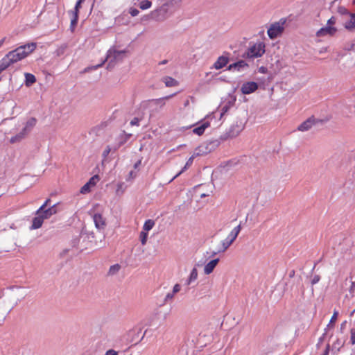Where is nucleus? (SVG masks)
I'll return each instance as SVG.
<instances>
[{
  "mask_svg": "<svg viewBox=\"0 0 355 355\" xmlns=\"http://www.w3.org/2000/svg\"><path fill=\"white\" fill-rule=\"evenodd\" d=\"M28 135V132L26 131L24 128L17 135L12 137L10 139V142L11 144H15L17 142L21 141Z\"/></svg>",
  "mask_w": 355,
  "mask_h": 355,
  "instance_id": "20",
  "label": "nucleus"
},
{
  "mask_svg": "<svg viewBox=\"0 0 355 355\" xmlns=\"http://www.w3.org/2000/svg\"><path fill=\"white\" fill-rule=\"evenodd\" d=\"M99 179L98 175H94L91 177L89 181L80 188V192L83 194L89 193L91 190V187L95 186Z\"/></svg>",
  "mask_w": 355,
  "mask_h": 355,
  "instance_id": "12",
  "label": "nucleus"
},
{
  "mask_svg": "<svg viewBox=\"0 0 355 355\" xmlns=\"http://www.w3.org/2000/svg\"><path fill=\"white\" fill-rule=\"evenodd\" d=\"M174 94L168 95L164 97L159 98L157 99H152L150 101L153 102L154 104L157 105H160L161 107L164 106L165 105V100L169 99L171 98Z\"/></svg>",
  "mask_w": 355,
  "mask_h": 355,
  "instance_id": "30",
  "label": "nucleus"
},
{
  "mask_svg": "<svg viewBox=\"0 0 355 355\" xmlns=\"http://www.w3.org/2000/svg\"><path fill=\"white\" fill-rule=\"evenodd\" d=\"M181 289V286L179 284H175L173 288L172 292L175 295L178 293Z\"/></svg>",
  "mask_w": 355,
  "mask_h": 355,
  "instance_id": "48",
  "label": "nucleus"
},
{
  "mask_svg": "<svg viewBox=\"0 0 355 355\" xmlns=\"http://www.w3.org/2000/svg\"><path fill=\"white\" fill-rule=\"evenodd\" d=\"M168 4L164 3L150 12V18L158 21H163L168 17Z\"/></svg>",
  "mask_w": 355,
  "mask_h": 355,
  "instance_id": "4",
  "label": "nucleus"
},
{
  "mask_svg": "<svg viewBox=\"0 0 355 355\" xmlns=\"http://www.w3.org/2000/svg\"><path fill=\"white\" fill-rule=\"evenodd\" d=\"M105 355H118V352L114 349H108Z\"/></svg>",
  "mask_w": 355,
  "mask_h": 355,
  "instance_id": "50",
  "label": "nucleus"
},
{
  "mask_svg": "<svg viewBox=\"0 0 355 355\" xmlns=\"http://www.w3.org/2000/svg\"><path fill=\"white\" fill-rule=\"evenodd\" d=\"M20 55L16 52V50L14 49L10 52H8L2 59V62L5 64H6L7 68H8L11 64L17 62L18 61L21 60Z\"/></svg>",
  "mask_w": 355,
  "mask_h": 355,
  "instance_id": "8",
  "label": "nucleus"
},
{
  "mask_svg": "<svg viewBox=\"0 0 355 355\" xmlns=\"http://www.w3.org/2000/svg\"><path fill=\"white\" fill-rule=\"evenodd\" d=\"M344 342H342L340 339L337 338L332 345V354L334 355L338 354L340 349L344 346Z\"/></svg>",
  "mask_w": 355,
  "mask_h": 355,
  "instance_id": "22",
  "label": "nucleus"
},
{
  "mask_svg": "<svg viewBox=\"0 0 355 355\" xmlns=\"http://www.w3.org/2000/svg\"><path fill=\"white\" fill-rule=\"evenodd\" d=\"M57 204L43 209L41 212L37 213L35 211V216L32 220L31 230H37L42 227L43 222L45 219L51 218L53 215L57 213Z\"/></svg>",
  "mask_w": 355,
  "mask_h": 355,
  "instance_id": "1",
  "label": "nucleus"
},
{
  "mask_svg": "<svg viewBox=\"0 0 355 355\" xmlns=\"http://www.w3.org/2000/svg\"><path fill=\"white\" fill-rule=\"evenodd\" d=\"M37 47V44L35 42L27 43L24 45H21L19 47L16 48V52L20 55L21 58L23 60L26 58L31 53H32Z\"/></svg>",
  "mask_w": 355,
  "mask_h": 355,
  "instance_id": "6",
  "label": "nucleus"
},
{
  "mask_svg": "<svg viewBox=\"0 0 355 355\" xmlns=\"http://www.w3.org/2000/svg\"><path fill=\"white\" fill-rule=\"evenodd\" d=\"M259 72L261 73H266L268 72V69L266 67L261 66L259 68Z\"/></svg>",
  "mask_w": 355,
  "mask_h": 355,
  "instance_id": "51",
  "label": "nucleus"
},
{
  "mask_svg": "<svg viewBox=\"0 0 355 355\" xmlns=\"http://www.w3.org/2000/svg\"><path fill=\"white\" fill-rule=\"evenodd\" d=\"M338 312L337 311H334V312L330 319L329 323L335 322V321L336 320V319L338 318Z\"/></svg>",
  "mask_w": 355,
  "mask_h": 355,
  "instance_id": "47",
  "label": "nucleus"
},
{
  "mask_svg": "<svg viewBox=\"0 0 355 355\" xmlns=\"http://www.w3.org/2000/svg\"><path fill=\"white\" fill-rule=\"evenodd\" d=\"M141 164V160H139L137 161L135 164H134V168H137L139 165Z\"/></svg>",
  "mask_w": 355,
  "mask_h": 355,
  "instance_id": "53",
  "label": "nucleus"
},
{
  "mask_svg": "<svg viewBox=\"0 0 355 355\" xmlns=\"http://www.w3.org/2000/svg\"><path fill=\"white\" fill-rule=\"evenodd\" d=\"M350 342L352 345L355 344V328L351 329Z\"/></svg>",
  "mask_w": 355,
  "mask_h": 355,
  "instance_id": "45",
  "label": "nucleus"
},
{
  "mask_svg": "<svg viewBox=\"0 0 355 355\" xmlns=\"http://www.w3.org/2000/svg\"><path fill=\"white\" fill-rule=\"evenodd\" d=\"M119 269H120V266L118 263L112 265L110 266V268L109 269V273L111 275H113V274L116 273V272H118Z\"/></svg>",
  "mask_w": 355,
  "mask_h": 355,
  "instance_id": "37",
  "label": "nucleus"
},
{
  "mask_svg": "<svg viewBox=\"0 0 355 355\" xmlns=\"http://www.w3.org/2000/svg\"><path fill=\"white\" fill-rule=\"evenodd\" d=\"M86 234L82 232L80 234V236H75L71 240V245L73 248H80L79 244L80 241V239L84 236Z\"/></svg>",
  "mask_w": 355,
  "mask_h": 355,
  "instance_id": "31",
  "label": "nucleus"
},
{
  "mask_svg": "<svg viewBox=\"0 0 355 355\" xmlns=\"http://www.w3.org/2000/svg\"><path fill=\"white\" fill-rule=\"evenodd\" d=\"M152 3L149 0H143L139 3V8L141 10H146L151 7Z\"/></svg>",
  "mask_w": 355,
  "mask_h": 355,
  "instance_id": "35",
  "label": "nucleus"
},
{
  "mask_svg": "<svg viewBox=\"0 0 355 355\" xmlns=\"http://www.w3.org/2000/svg\"><path fill=\"white\" fill-rule=\"evenodd\" d=\"M346 322H347L346 321H344V322L341 324V327H340L341 329H343V328L345 326Z\"/></svg>",
  "mask_w": 355,
  "mask_h": 355,
  "instance_id": "63",
  "label": "nucleus"
},
{
  "mask_svg": "<svg viewBox=\"0 0 355 355\" xmlns=\"http://www.w3.org/2000/svg\"><path fill=\"white\" fill-rule=\"evenodd\" d=\"M36 123L37 119L35 117H31L26 121L25 126L23 128L29 133L35 126Z\"/></svg>",
  "mask_w": 355,
  "mask_h": 355,
  "instance_id": "26",
  "label": "nucleus"
},
{
  "mask_svg": "<svg viewBox=\"0 0 355 355\" xmlns=\"http://www.w3.org/2000/svg\"><path fill=\"white\" fill-rule=\"evenodd\" d=\"M337 31H338V29L336 27L325 26L320 28L316 32V35L318 37H323V36H326V35L334 36L336 33Z\"/></svg>",
  "mask_w": 355,
  "mask_h": 355,
  "instance_id": "13",
  "label": "nucleus"
},
{
  "mask_svg": "<svg viewBox=\"0 0 355 355\" xmlns=\"http://www.w3.org/2000/svg\"><path fill=\"white\" fill-rule=\"evenodd\" d=\"M136 331H137V330H135V329L130 330V331H129V334H129V335H131V334H135V333H136Z\"/></svg>",
  "mask_w": 355,
  "mask_h": 355,
  "instance_id": "61",
  "label": "nucleus"
},
{
  "mask_svg": "<svg viewBox=\"0 0 355 355\" xmlns=\"http://www.w3.org/2000/svg\"><path fill=\"white\" fill-rule=\"evenodd\" d=\"M139 121H140V119H139L138 117H135V118H133V119L131 120V121H130V125H132V126H134V125L139 126Z\"/></svg>",
  "mask_w": 355,
  "mask_h": 355,
  "instance_id": "44",
  "label": "nucleus"
},
{
  "mask_svg": "<svg viewBox=\"0 0 355 355\" xmlns=\"http://www.w3.org/2000/svg\"><path fill=\"white\" fill-rule=\"evenodd\" d=\"M259 87L257 83L254 81H249L244 83L241 88V91L243 94H250L254 92Z\"/></svg>",
  "mask_w": 355,
  "mask_h": 355,
  "instance_id": "11",
  "label": "nucleus"
},
{
  "mask_svg": "<svg viewBox=\"0 0 355 355\" xmlns=\"http://www.w3.org/2000/svg\"><path fill=\"white\" fill-rule=\"evenodd\" d=\"M85 1V0H78L75 4L74 10L72 11L79 13L80 9L81 8V4Z\"/></svg>",
  "mask_w": 355,
  "mask_h": 355,
  "instance_id": "39",
  "label": "nucleus"
},
{
  "mask_svg": "<svg viewBox=\"0 0 355 355\" xmlns=\"http://www.w3.org/2000/svg\"><path fill=\"white\" fill-rule=\"evenodd\" d=\"M194 157H195V155H193L191 157H190L189 158V159L186 162V164L185 166L183 167V168L173 178H172L168 183H171V182H173L176 178H178L181 173H182L187 168V167H189L192 163H193V160L194 159Z\"/></svg>",
  "mask_w": 355,
  "mask_h": 355,
  "instance_id": "27",
  "label": "nucleus"
},
{
  "mask_svg": "<svg viewBox=\"0 0 355 355\" xmlns=\"http://www.w3.org/2000/svg\"><path fill=\"white\" fill-rule=\"evenodd\" d=\"M337 12L340 15L343 17H349V14L352 12H349L345 6H340L337 8Z\"/></svg>",
  "mask_w": 355,
  "mask_h": 355,
  "instance_id": "33",
  "label": "nucleus"
},
{
  "mask_svg": "<svg viewBox=\"0 0 355 355\" xmlns=\"http://www.w3.org/2000/svg\"><path fill=\"white\" fill-rule=\"evenodd\" d=\"M265 53V44L263 42H258L251 46L243 55V58H255L261 57Z\"/></svg>",
  "mask_w": 355,
  "mask_h": 355,
  "instance_id": "3",
  "label": "nucleus"
},
{
  "mask_svg": "<svg viewBox=\"0 0 355 355\" xmlns=\"http://www.w3.org/2000/svg\"><path fill=\"white\" fill-rule=\"evenodd\" d=\"M7 68V66L6 64H5L3 63V62H2V60H0V73L3 71L4 70H6Z\"/></svg>",
  "mask_w": 355,
  "mask_h": 355,
  "instance_id": "49",
  "label": "nucleus"
},
{
  "mask_svg": "<svg viewBox=\"0 0 355 355\" xmlns=\"http://www.w3.org/2000/svg\"><path fill=\"white\" fill-rule=\"evenodd\" d=\"M241 225H237L236 227H235L230 232V234L227 235V236L226 237V239L231 243H232L234 240L236 239V237L238 236V234H239L240 231H241Z\"/></svg>",
  "mask_w": 355,
  "mask_h": 355,
  "instance_id": "21",
  "label": "nucleus"
},
{
  "mask_svg": "<svg viewBox=\"0 0 355 355\" xmlns=\"http://www.w3.org/2000/svg\"><path fill=\"white\" fill-rule=\"evenodd\" d=\"M220 252H218V249L216 251H213L211 254V257H214L217 254L220 253Z\"/></svg>",
  "mask_w": 355,
  "mask_h": 355,
  "instance_id": "55",
  "label": "nucleus"
},
{
  "mask_svg": "<svg viewBox=\"0 0 355 355\" xmlns=\"http://www.w3.org/2000/svg\"><path fill=\"white\" fill-rule=\"evenodd\" d=\"M148 232H146L144 231H141L139 234V239L142 245H145L147 242L148 239Z\"/></svg>",
  "mask_w": 355,
  "mask_h": 355,
  "instance_id": "36",
  "label": "nucleus"
},
{
  "mask_svg": "<svg viewBox=\"0 0 355 355\" xmlns=\"http://www.w3.org/2000/svg\"><path fill=\"white\" fill-rule=\"evenodd\" d=\"M154 225H155L154 220H153L151 219L146 220L143 226L144 231L146 232H148V231H150V230L153 229Z\"/></svg>",
  "mask_w": 355,
  "mask_h": 355,
  "instance_id": "32",
  "label": "nucleus"
},
{
  "mask_svg": "<svg viewBox=\"0 0 355 355\" xmlns=\"http://www.w3.org/2000/svg\"><path fill=\"white\" fill-rule=\"evenodd\" d=\"M163 82L166 87H174L178 85V82L172 77L166 76L163 78Z\"/></svg>",
  "mask_w": 355,
  "mask_h": 355,
  "instance_id": "28",
  "label": "nucleus"
},
{
  "mask_svg": "<svg viewBox=\"0 0 355 355\" xmlns=\"http://www.w3.org/2000/svg\"><path fill=\"white\" fill-rule=\"evenodd\" d=\"M130 135H125V134H123V135H120V137H119L118 143L113 148V150L116 151L118 150V148H119L121 146H123L128 141V139L130 138Z\"/></svg>",
  "mask_w": 355,
  "mask_h": 355,
  "instance_id": "25",
  "label": "nucleus"
},
{
  "mask_svg": "<svg viewBox=\"0 0 355 355\" xmlns=\"http://www.w3.org/2000/svg\"><path fill=\"white\" fill-rule=\"evenodd\" d=\"M315 121L316 119L313 116L309 117L298 126L297 130L302 132L307 131L315 124Z\"/></svg>",
  "mask_w": 355,
  "mask_h": 355,
  "instance_id": "15",
  "label": "nucleus"
},
{
  "mask_svg": "<svg viewBox=\"0 0 355 355\" xmlns=\"http://www.w3.org/2000/svg\"><path fill=\"white\" fill-rule=\"evenodd\" d=\"M219 262V258L214 259L211 261H209L207 264H205L204 267V272L205 275H209L211 274L217 264Z\"/></svg>",
  "mask_w": 355,
  "mask_h": 355,
  "instance_id": "19",
  "label": "nucleus"
},
{
  "mask_svg": "<svg viewBox=\"0 0 355 355\" xmlns=\"http://www.w3.org/2000/svg\"><path fill=\"white\" fill-rule=\"evenodd\" d=\"M125 53V50L118 51L110 49L107 51L106 58L100 63L96 65H93L85 68V71L89 72L91 70H95L103 66L105 61L109 60L107 68L114 67V62L122 58V55Z\"/></svg>",
  "mask_w": 355,
  "mask_h": 355,
  "instance_id": "2",
  "label": "nucleus"
},
{
  "mask_svg": "<svg viewBox=\"0 0 355 355\" xmlns=\"http://www.w3.org/2000/svg\"><path fill=\"white\" fill-rule=\"evenodd\" d=\"M209 145H212L213 146H216V145H218V141H211V142H210Z\"/></svg>",
  "mask_w": 355,
  "mask_h": 355,
  "instance_id": "58",
  "label": "nucleus"
},
{
  "mask_svg": "<svg viewBox=\"0 0 355 355\" xmlns=\"http://www.w3.org/2000/svg\"><path fill=\"white\" fill-rule=\"evenodd\" d=\"M221 247L218 248V252H225L231 245L232 243L227 239L221 241L220 242Z\"/></svg>",
  "mask_w": 355,
  "mask_h": 355,
  "instance_id": "34",
  "label": "nucleus"
},
{
  "mask_svg": "<svg viewBox=\"0 0 355 355\" xmlns=\"http://www.w3.org/2000/svg\"><path fill=\"white\" fill-rule=\"evenodd\" d=\"M229 62L227 56L220 55L218 58L217 60L214 62L213 68L218 70L225 67Z\"/></svg>",
  "mask_w": 355,
  "mask_h": 355,
  "instance_id": "17",
  "label": "nucleus"
},
{
  "mask_svg": "<svg viewBox=\"0 0 355 355\" xmlns=\"http://www.w3.org/2000/svg\"><path fill=\"white\" fill-rule=\"evenodd\" d=\"M5 40H6V37H3V39H1L0 40V48L2 46V45L3 44L4 42H5Z\"/></svg>",
  "mask_w": 355,
  "mask_h": 355,
  "instance_id": "57",
  "label": "nucleus"
},
{
  "mask_svg": "<svg viewBox=\"0 0 355 355\" xmlns=\"http://www.w3.org/2000/svg\"><path fill=\"white\" fill-rule=\"evenodd\" d=\"M248 67V63L245 60H239V61L228 65L227 70L230 71L242 72L245 71Z\"/></svg>",
  "mask_w": 355,
  "mask_h": 355,
  "instance_id": "9",
  "label": "nucleus"
},
{
  "mask_svg": "<svg viewBox=\"0 0 355 355\" xmlns=\"http://www.w3.org/2000/svg\"><path fill=\"white\" fill-rule=\"evenodd\" d=\"M145 334H146V331L144 333V334L142 335V336L141 337V338H140V339H138V340H135V343H137L138 342L141 341V340L142 338H144V336Z\"/></svg>",
  "mask_w": 355,
  "mask_h": 355,
  "instance_id": "60",
  "label": "nucleus"
},
{
  "mask_svg": "<svg viewBox=\"0 0 355 355\" xmlns=\"http://www.w3.org/2000/svg\"><path fill=\"white\" fill-rule=\"evenodd\" d=\"M25 80H24V85L26 87H31L32 85H33L36 82V78L35 76L31 73H25Z\"/></svg>",
  "mask_w": 355,
  "mask_h": 355,
  "instance_id": "23",
  "label": "nucleus"
},
{
  "mask_svg": "<svg viewBox=\"0 0 355 355\" xmlns=\"http://www.w3.org/2000/svg\"><path fill=\"white\" fill-rule=\"evenodd\" d=\"M129 175H130V177H131V178H134V177H135V172H134V171H131L129 173Z\"/></svg>",
  "mask_w": 355,
  "mask_h": 355,
  "instance_id": "56",
  "label": "nucleus"
},
{
  "mask_svg": "<svg viewBox=\"0 0 355 355\" xmlns=\"http://www.w3.org/2000/svg\"><path fill=\"white\" fill-rule=\"evenodd\" d=\"M197 277H198V270L196 268H193L191 270L188 279L185 281L184 285H186V286L190 285L192 282H195L197 279Z\"/></svg>",
  "mask_w": 355,
  "mask_h": 355,
  "instance_id": "24",
  "label": "nucleus"
},
{
  "mask_svg": "<svg viewBox=\"0 0 355 355\" xmlns=\"http://www.w3.org/2000/svg\"><path fill=\"white\" fill-rule=\"evenodd\" d=\"M235 101H236V99L235 98H233V99H230V100H228L227 101H225L224 102L222 105H220L219 106V107L218 108V110L213 112L211 116L214 115L215 116L216 114H217L218 113L220 115V119H221L223 118V116L229 112V110H230V108H232V107H234V104H235ZM210 116V115H207V117L209 118Z\"/></svg>",
  "mask_w": 355,
  "mask_h": 355,
  "instance_id": "5",
  "label": "nucleus"
},
{
  "mask_svg": "<svg viewBox=\"0 0 355 355\" xmlns=\"http://www.w3.org/2000/svg\"><path fill=\"white\" fill-rule=\"evenodd\" d=\"M349 18L343 24V27L349 33L355 32V12L349 14Z\"/></svg>",
  "mask_w": 355,
  "mask_h": 355,
  "instance_id": "14",
  "label": "nucleus"
},
{
  "mask_svg": "<svg viewBox=\"0 0 355 355\" xmlns=\"http://www.w3.org/2000/svg\"><path fill=\"white\" fill-rule=\"evenodd\" d=\"M168 63V60H164L161 62H159V65H163V64H166Z\"/></svg>",
  "mask_w": 355,
  "mask_h": 355,
  "instance_id": "54",
  "label": "nucleus"
},
{
  "mask_svg": "<svg viewBox=\"0 0 355 355\" xmlns=\"http://www.w3.org/2000/svg\"><path fill=\"white\" fill-rule=\"evenodd\" d=\"M69 13H71L73 15L72 19H71L70 29L71 31H73L75 27L76 26L78 21V12L69 11Z\"/></svg>",
  "mask_w": 355,
  "mask_h": 355,
  "instance_id": "29",
  "label": "nucleus"
},
{
  "mask_svg": "<svg viewBox=\"0 0 355 355\" xmlns=\"http://www.w3.org/2000/svg\"><path fill=\"white\" fill-rule=\"evenodd\" d=\"M211 150V148L208 149V147H207V150L202 151V153H207V152H210Z\"/></svg>",
  "mask_w": 355,
  "mask_h": 355,
  "instance_id": "62",
  "label": "nucleus"
},
{
  "mask_svg": "<svg viewBox=\"0 0 355 355\" xmlns=\"http://www.w3.org/2000/svg\"><path fill=\"white\" fill-rule=\"evenodd\" d=\"M320 280V277L318 275H315L313 276V279H311V284L314 285L319 282Z\"/></svg>",
  "mask_w": 355,
  "mask_h": 355,
  "instance_id": "46",
  "label": "nucleus"
},
{
  "mask_svg": "<svg viewBox=\"0 0 355 355\" xmlns=\"http://www.w3.org/2000/svg\"><path fill=\"white\" fill-rule=\"evenodd\" d=\"M210 125V123L208 121H202L199 123V125L193 129V132L198 136L202 135L206 128Z\"/></svg>",
  "mask_w": 355,
  "mask_h": 355,
  "instance_id": "16",
  "label": "nucleus"
},
{
  "mask_svg": "<svg viewBox=\"0 0 355 355\" xmlns=\"http://www.w3.org/2000/svg\"><path fill=\"white\" fill-rule=\"evenodd\" d=\"M112 149L110 148V146H107L102 153L103 157L106 158L110 154V153L112 151Z\"/></svg>",
  "mask_w": 355,
  "mask_h": 355,
  "instance_id": "42",
  "label": "nucleus"
},
{
  "mask_svg": "<svg viewBox=\"0 0 355 355\" xmlns=\"http://www.w3.org/2000/svg\"><path fill=\"white\" fill-rule=\"evenodd\" d=\"M94 223L95 224V227L98 230H103L105 226V222L104 218H103L101 214L96 213L93 216Z\"/></svg>",
  "mask_w": 355,
  "mask_h": 355,
  "instance_id": "18",
  "label": "nucleus"
},
{
  "mask_svg": "<svg viewBox=\"0 0 355 355\" xmlns=\"http://www.w3.org/2000/svg\"><path fill=\"white\" fill-rule=\"evenodd\" d=\"M329 351H330V345L329 344H327L326 345V347H325V349L322 354V355H329Z\"/></svg>",
  "mask_w": 355,
  "mask_h": 355,
  "instance_id": "52",
  "label": "nucleus"
},
{
  "mask_svg": "<svg viewBox=\"0 0 355 355\" xmlns=\"http://www.w3.org/2000/svg\"><path fill=\"white\" fill-rule=\"evenodd\" d=\"M324 334H323L320 338H319V340H318V344L321 343L323 340V338H324Z\"/></svg>",
  "mask_w": 355,
  "mask_h": 355,
  "instance_id": "59",
  "label": "nucleus"
},
{
  "mask_svg": "<svg viewBox=\"0 0 355 355\" xmlns=\"http://www.w3.org/2000/svg\"><path fill=\"white\" fill-rule=\"evenodd\" d=\"M129 13L130 14V15L132 17H136V16H137L139 15V11L137 8H131L130 9Z\"/></svg>",
  "mask_w": 355,
  "mask_h": 355,
  "instance_id": "43",
  "label": "nucleus"
},
{
  "mask_svg": "<svg viewBox=\"0 0 355 355\" xmlns=\"http://www.w3.org/2000/svg\"><path fill=\"white\" fill-rule=\"evenodd\" d=\"M284 23V22H283L282 24H280L279 23L271 24L267 31L268 35L270 39L277 37L283 31L284 27L282 25Z\"/></svg>",
  "mask_w": 355,
  "mask_h": 355,
  "instance_id": "10",
  "label": "nucleus"
},
{
  "mask_svg": "<svg viewBox=\"0 0 355 355\" xmlns=\"http://www.w3.org/2000/svg\"><path fill=\"white\" fill-rule=\"evenodd\" d=\"M51 200L50 198H47L44 202L37 209V213H40L41 212L43 209H47V206L49 205V203L50 202Z\"/></svg>",
  "mask_w": 355,
  "mask_h": 355,
  "instance_id": "38",
  "label": "nucleus"
},
{
  "mask_svg": "<svg viewBox=\"0 0 355 355\" xmlns=\"http://www.w3.org/2000/svg\"><path fill=\"white\" fill-rule=\"evenodd\" d=\"M174 296H175V294H174V293H173V292H172V291H171V292L168 293L166 295V296H165V297H164V304H167V303H168V302L169 300H171L172 299H173Z\"/></svg>",
  "mask_w": 355,
  "mask_h": 355,
  "instance_id": "40",
  "label": "nucleus"
},
{
  "mask_svg": "<svg viewBox=\"0 0 355 355\" xmlns=\"http://www.w3.org/2000/svg\"><path fill=\"white\" fill-rule=\"evenodd\" d=\"M352 49L355 50V43H353L351 46Z\"/></svg>",
  "mask_w": 355,
  "mask_h": 355,
  "instance_id": "64",
  "label": "nucleus"
},
{
  "mask_svg": "<svg viewBox=\"0 0 355 355\" xmlns=\"http://www.w3.org/2000/svg\"><path fill=\"white\" fill-rule=\"evenodd\" d=\"M336 23V17L334 16H332L330 19L327 20L326 26L335 27L334 25Z\"/></svg>",
  "mask_w": 355,
  "mask_h": 355,
  "instance_id": "41",
  "label": "nucleus"
},
{
  "mask_svg": "<svg viewBox=\"0 0 355 355\" xmlns=\"http://www.w3.org/2000/svg\"><path fill=\"white\" fill-rule=\"evenodd\" d=\"M244 123L242 121H236L233 123L226 132V138L236 137L244 128Z\"/></svg>",
  "mask_w": 355,
  "mask_h": 355,
  "instance_id": "7",
  "label": "nucleus"
}]
</instances>
